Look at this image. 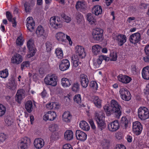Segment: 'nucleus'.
Listing matches in <instances>:
<instances>
[{
  "mask_svg": "<svg viewBox=\"0 0 149 149\" xmlns=\"http://www.w3.org/2000/svg\"><path fill=\"white\" fill-rule=\"evenodd\" d=\"M104 118L105 115L102 111H99L95 114V119L97 123L98 128L101 131L104 129L106 127Z\"/></svg>",
  "mask_w": 149,
  "mask_h": 149,
  "instance_id": "1",
  "label": "nucleus"
},
{
  "mask_svg": "<svg viewBox=\"0 0 149 149\" xmlns=\"http://www.w3.org/2000/svg\"><path fill=\"white\" fill-rule=\"evenodd\" d=\"M57 77L54 74H50L47 75L45 77L44 82L47 85L55 86L57 85Z\"/></svg>",
  "mask_w": 149,
  "mask_h": 149,
  "instance_id": "2",
  "label": "nucleus"
},
{
  "mask_svg": "<svg viewBox=\"0 0 149 149\" xmlns=\"http://www.w3.org/2000/svg\"><path fill=\"white\" fill-rule=\"evenodd\" d=\"M138 116L141 120H144L149 117L148 109L145 107H141L138 109Z\"/></svg>",
  "mask_w": 149,
  "mask_h": 149,
  "instance_id": "3",
  "label": "nucleus"
},
{
  "mask_svg": "<svg viewBox=\"0 0 149 149\" xmlns=\"http://www.w3.org/2000/svg\"><path fill=\"white\" fill-rule=\"evenodd\" d=\"M111 104L115 111V115L116 117L119 118L121 115V106L116 101L114 100H111Z\"/></svg>",
  "mask_w": 149,
  "mask_h": 149,
  "instance_id": "4",
  "label": "nucleus"
},
{
  "mask_svg": "<svg viewBox=\"0 0 149 149\" xmlns=\"http://www.w3.org/2000/svg\"><path fill=\"white\" fill-rule=\"evenodd\" d=\"M50 26L53 28L57 29L62 26L60 19L58 17L53 16L51 17L49 20Z\"/></svg>",
  "mask_w": 149,
  "mask_h": 149,
  "instance_id": "5",
  "label": "nucleus"
},
{
  "mask_svg": "<svg viewBox=\"0 0 149 149\" xmlns=\"http://www.w3.org/2000/svg\"><path fill=\"white\" fill-rule=\"evenodd\" d=\"M103 31L101 29L97 28L94 29L92 33L93 38L94 40L99 42L103 39Z\"/></svg>",
  "mask_w": 149,
  "mask_h": 149,
  "instance_id": "6",
  "label": "nucleus"
},
{
  "mask_svg": "<svg viewBox=\"0 0 149 149\" xmlns=\"http://www.w3.org/2000/svg\"><path fill=\"white\" fill-rule=\"evenodd\" d=\"M120 96L121 99L126 101L130 100L131 98V96L129 91L126 88H122L119 91Z\"/></svg>",
  "mask_w": 149,
  "mask_h": 149,
  "instance_id": "7",
  "label": "nucleus"
},
{
  "mask_svg": "<svg viewBox=\"0 0 149 149\" xmlns=\"http://www.w3.org/2000/svg\"><path fill=\"white\" fill-rule=\"evenodd\" d=\"M76 55L79 58H83L86 56L84 48L81 46L77 45L75 47Z\"/></svg>",
  "mask_w": 149,
  "mask_h": 149,
  "instance_id": "8",
  "label": "nucleus"
},
{
  "mask_svg": "<svg viewBox=\"0 0 149 149\" xmlns=\"http://www.w3.org/2000/svg\"><path fill=\"white\" fill-rule=\"evenodd\" d=\"M33 41L31 40L27 42V46L29 51V54L27 55L28 58L33 56L36 52V49L34 47Z\"/></svg>",
  "mask_w": 149,
  "mask_h": 149,
  "instance_id": "9",
  "label": "nucleus"
},
{
  "mask_svg": "<svg viewBox=\"0 0 149 149\" xmlns=\"http://www.w3.org/2000/svg\"><path fill=\"white\" fill-rule=\"evenodd\" d=\"M30 142V140L29 138L25 137L22 139L18 144L19 149H28V145Z\"/></svg>",
  "mask_w": 149,
  "mask_h": 149,
  "instance_id": "10",
  "label": "nucleus"
},
{
  "mask_svg": "<svg viewBox=\"0 0 149 149\" xmlns=\"http://www.w3.org/2000/svg\"><path fill=\"white\" fill-rule=\"evenodd\" d=\"M132 127L133 132L137 135L139 134L142 130V126L141 123L138 121L133 123Z\"/></svg>",
  "mask_w": 149,
  "mask_h": 149,
  "instance_id": "11",
  "label": "nucleus"
},
{
  "mask_svg": "<svg viewBox=\"0 0 149 149\" xmlns=\"http://www.w3.org/2000/svg\"><path fill=\"white\" fill-rule=\"evenodd\" d=\"M57 115L54 111H49L46 113L43 116V119L45 120H49L52 121L56 119Z\"/></svg>",
  "mask_w": 149,
  "mask_h": 149,
  "instance_id": "12",
  "label": "nucleus"
},
{
  "mask_svg": "<svg viewBox=\"0 0 149 149\" xmlns=\"http://www.w3.org/2000/svg\"><path fill=\"white\" fill-rule=\"evenodd\" d=\"M26 21V26L28 30L31 32H32L35 26V22L33 19L31 17H29L27 18Z\"/></svg>",
  "mask_w": 149,
  "mask_h": 149,
  "instance_id": "13",
  "label": "nucleus"
},
{
  "mask_svg": "<svg viewBox=\"0 0 149 149\" xmlns=\"http://www.w3.org/2000/svg\"><path fill=\"white\" fill-rule=\"evenodd\" d=\"M26 96L25 91L21 89L17 91L15 95V100L18 103H20L21 101Z\"/></svg>",
  "mask_w": 149,
  "mask_h": 149,
  "instance_id": "14",
  "label": "nucleus"
},
{
  "mask_svg": "<svg viewBox=\"0 0 149 149\" xmlns=\"http://www.w3.org/2000/svg\"><path fill=\"white\" fill-rule=\"evenodd\" d=\"M120 126L118 120H116L109 123L108 125V128L110 131L114 132L119 129Z\"/></svg>",
  "mask_w": 149,
  "mask_h": 149,
  "instance_id": "15",
  "label": "nucleus"
},
{
  "mask_svg": "<svg viewBox=\"0 0 149 149\" xmlns=\"http://www.w3.org/2000/svg\"><path fill=\"white\" fill-rule=\"evenodd\" d=\"M70 63L67 59L62 60L60 62L59 67V69L62 71H65L68 70L70 67Z\"/></svg>",
  "mask_w": 149,
  "mask_h": 149,
  "instance_id": "16",
  "label": "nucleus"
},
{
  "mask_svg": "<svg viewBox=\"0 0 149 149\" xmlns=\"http://www.w3.org/2000/svg\"><path fill=\"white\" fill-rule=\"evenodd\" d=\"M141 35L139 33H134L130 36L129 40L130 42L134 44L138 43L140 40Z\"/></svg>",
  "mask_w": 149,
  "mask_h": 149,
  "instance_id": "17",
  "label": "nucleus"
},
{
  "mask_svg": "<svg viewBox=\"0 0 149 149\" xmlns=\"http://www.w3.org/2000/svg\"><path fill=\"white\" fill-rule=\"evenodd\" d=\"M80 82L81 86L84 88H86L88 86L89 80L87 76L82 74L80 77Z\"/></svg>",
  "mask_w": 149,
  "mask_h": 149,
  "instance_id": "18",
  "label": "nucleus"
},
{
  "mask_svg": "<svg viewBox=\"0 0 149 149\" xmlns=\"http://www.w3.org/2000/svg\"><path fill=\"white\" fill-rule=\"evenodd\" d=\"M76 136L77 140L84 141L87 138V135L84 132L80 130H77L75 133Z\"/></svg>",
  "mask_w": 149,
  "mask_h": 149,
  "instance_id": "19",
  "label": "nucleus"
},
{
  "mask_svg": "<svg viewBox=\"0 0 149 149\" xmlns=\"http://www.w3.org/2000/svg\"><path fill=\"white\" fill-rule=\"evenodd\" d=\"M116 40L119 46H122L127 41L126 36L123 34H120L116 36Z\"/></svg>",
  "mask_w": 149,
  "mask_h": 149,
  "instance_id": "20",
  "label": "nucleus"
},
{
  "mask_svg": "<svg viewBox=\"0 0 149 149\" xmlns=\"http://www.w3.org/2000/svg\"><path fill=\"white\" fill-rule=\"evenodd\" d=\"M11 61L12 63L18 64L22 61V58L20 54L18 53H16L12 57Z\"/></svg>",
  "mask_w": 149,
  "mask_h": 149,
  "instance_id": "21",
  "label": "nucleus"
},
{
  "mask_svg": "<svg viewBox=\"0 0 149 149\" xmlns=\"http://www.w3.org/2000/svg\"><path fill=\"white\" fill-rule=\"evenodd\" d=\"M44 140L41 138L36 139L34 141L33 145L36 149H39L42 148L44 145Z\"/></svg>",
  "mask_w": 149,
  "mask_h": 149,
  "instance_id": "22",
  "label": "nucleus"
},
{
  "mask_svg": "<svg viewBox=\"0 0 149 149\" xmlns=\"http://www.w3.org/2000/svg\"><path fill=\"white\" fill-rule=\"evenodd\" d=\"M118 79L122 83L127 84L131 81L132 79L130 77L126 75L120 74L118 76Z\"/></svg>",
  "mask_w": 149,
  "mask_h": 149,
  "instance_id": "23",
  "label": "nucleus"
},
{
  "mask_svg": "<svg viewBox=\"0 0 149 149\" xmlns=\"http://www.w3.org/2000/svg\"><path fill=\"white\" fill-rule=\"evenodd\" d=\"M36 33L38 37L43 36L44 38H46L47 36L44 28L41 26H38L36 31Z\"/></svg>",
  "mask_w": 149,
  "mask_h": 149,
  "instance_id": "24",
  "label": "nucleus"
},
{
  "mask_svg": "<svg viewBox=\"0 0 149 149\" xmlns=\"http://www.w3.org/2000/svg\"><path fill=\"white\" fill-rule=\"evenodd\" d=\"M17 84L15 81L13 80L10 81L6 85L7 88L11 91L15 92L17 89Z\"/></svg>",
  "mask_w": 149,
  "mask_h": 149,
  "instance_id": "25",
  "label": "nucleus"
},
{
  "mask_svg": "<svg viewBox=\"0 0 149 149\" xmlns=\"http://www.w3.org/2000/svg\"><path fill=\"white\" fill-rule=\"evenodd\" d=\"M65 36L66 35L61 32L57 33L55 36L56 39L59 42H65L66 41Z\"/></svg>",
  "mask_w": 149,
  "mask_h": 149,
  "instance_id": "26",
  "label": "nucleus"
},
{
  "mask_svg": "<svg viewBox=\"0 0 149 149\" xmlns=\"http://www.w3.org/2000/svg\"><path fill=\"white\" fill-rule=\"evenodd\" d=\"M6 17L8 20L12 23L13 26L14 27H15L17 24L16 21V18H13V16L11 13L9 11H7L6 13Z\"/></svg>",
  "mask_w": 149,
  "mask_h": 149,
  "instance_id": "27",
  "label": "nucleus"
},
{
  "mask_svg": "<svg viewBox=\"0 0 149 149\" xmlns=\"http://www.w3.org/2000/svg\"><path fill=\"white\" fill-rule=\"evenodd\" d=\"M141 74L142 77L144 79H149V66L143 68L142 70Z\"/></svg>",
  "mask_w": 149,
  "mask_h": 149,
  "instance_id": "28",
  "label": "nucleus"
},
{
  "mask_svg": "<svg viewBox=\"0 0 149 149\" xmlns=\"http://www.w3.org/2000/svg\"><path fill=\"white\" fill-rule=\"evenodd\" d=\"M82 58H79L77 56H73L72 57V61L73 66L76 68L79 64H81V62L80 61V59Z\"/></svg>",
  "mask_w": 149,
  "mask_h": 149,
  "instance_id": "29",
  "label": "nucleus"
},
{
  "mask_svg": "<svg viewBox=\"0 0 149 149\" xmlns=\"http://www.w3.org/2000/svg\"><path fill=\"white\" fill-rule=\"evenodd\" d=\"M103 108L107 114L108 116L110 115L113 113L115 114V111L113 110L111 104L110 105H106Z\"/></svg>",
  "mask_w": 149,
  "mask_h": 149,
  "instance_id": "30",
  "label": "nucleus"
},
{
  "mask_svg": "<svg viewBox=\"0 0 149 149\" xmlns=\"http://www.w3.org/2000/svg\"><path fill=\"white\" fill-rule=\"evenodd\" d=\"M72 116L69 111L64 112L62 115V120L64 122L69 123L70 121Z\"/></svg>",
  "mask_w": 149,
  "mask_h": 149,
  "instance_id": "31",
  "label": "nucleus"
},
{
  "mask_svg": "<svg viewBox=\"0 0 149 149\" xmlns=\"http://www.w3.org/2000/svg\"><path fill=\"white\" fill-rule=\"evenodd\" d=\"M61 84L64 87H67L71 85V81L69 79L66 78H63L61 79Z\"/></svg>",
  "mask_w": 149,
  "mask_h": 149,
  "instance_id": "32",
  "label": "nucleus"
},
{
  "mask_svg": "<svg viewBox=\"0 0 149 149\" xmlns=\"http://www.w3.org/2000/svg\"><path fill=\"white\" fill-rule=\"evenodd\" d=\"M79 125L80 127L83 130L88 131L90 129V127L88 123L85 121L80 122Z\"/></svg>",
  "mask_w": 149,
  "mask_h": 149,
  "instance_id": "33",
  "label": "nucleus"
},
{
  "mask_svg": "<svg viewBox=\"0 0 149 149\" xmlns=\"http://www.w3.org/2000/svg\"><path fill=\"white\" fill-rule=\"evenodd\" d=\"M25 108L27 111L29 113H30L32 111L33 107V103L30 100L27 101L25 104Z\"/></svg>",
  "mask_w": 149,
  "mask_h": 149,
  "instance_id": "34",
  "label": "nucleus"
},
{
  "mask_svg": "<svg viewBox=\"0 0 149 149\" xmlns=\"http://www.w3.org/2000/svg\"><path fill=\"white\" fill-rule=\"evenodd\" d=\"M75 19L76 22L79 24H82L84 21L83 16L79 12L76 13Z\"/></svg>",
  "mask_w": 149,
  "mask_h": 149,
  "instance_id": "35",
  "label": "nucleus"
},
{
  "mask_svg": "<svg viewBox=\"0 0 149 149\" xmlns=\"http://www.w3.org/2000/svg\"><path fill=\"white\" fill-rule=\"evenodd\" d=\"M64 137L65 139L67 140H72L73 138V132L70 130L66 131L64 133Z\"/></svg>",
  "mask_w": 149,
  "mask_h": 149,
  "instance_id": "36",
  "label": "nucleus"
},
{
  "mask_svg": "<svg viewBox=\"0 0 149 149\" xmlns=\"http://www.w3.org/2000/svg\"><path fill=\"white\" fill-rule=\"evenodd\" d=\"M86 19L89 23L91 24H95L96 19L91 13H88L86 16Z\"/></svg>",
  "mask_w": 149,
  "mask_h": 149,
  "instance_id": "37",
  "label": "nucleus"
},
{
  "mask_svg": "<svg viewBox=\"0 0 149 149\" xmlns=\"http://www.w3.org/2000/svg\"><path fill=\"white\" fill-rule=\"evenodd\" d=\"M101 48V46L98 45L93 46L92 47L93 53L95 55H97L100 52Z\"/></svg>",
  "mask_w": 149,
  "mask_h": 149,
  "instance_id": "38",
  "label": "nucleus"
},
{
  "mask_svg": "<svg viewBox=\"0 0 149 149\" xmlns=\"http://www.w3.org/2000/svg\"><path fill=\"white\" fill-rule=\"evenodd\" d=\"M92 99L95 105L98 107H100L101 105V100L98 97L96 96H93Z\"/></svg>",
  "mask_w": 149,
  "mask_h": 149,
  "instance_id": "39",
  "label": "nucleus"
},
{
  "mask_svg": "<svg viewBox=\"0 0 149 149\" xmlns=\"http://www.w3.org/2000/svg\"><path fill=\"white\" fill-rule=\"evenodd\" d=\"M55 53L58 58L62 59L63 57V50L60 48L56 49L55 51Z\"/></svg>",
  "mask_w": 149,
  "mask_h": 149,
  "instance_id": "40",
  "label": "nucleus"
},
{
  "mask_svg": "<svg viewBox=\"0 0 149 149\" xmlns=\"http://www.w3.org/2000/svg\"><path fill=\"white\" fill-rule=\"evenodd\" d=\"M13 119L9 116H7L5 120L6 124L7 126H10L12 125L13 123Z\"/></svg>",
  "mask_w": 149,
  "mask_h": 149,
  "instance_id": "41",
  "label": "nucleus"
},
{
  "mask_svg": "<svg viewBox=\"0 0 149 149\" xmlns=\"http://www.w3.org/2000/svg\"><path fill=\"white\" fill-rule=\"evenodd\" d=\"M8 70L7 69L0 72V77L1 78H5L8 77Z\"/></svg>",
  "mask_w": 149,
  "mask_h": 149,
  "instance_id": "42",
  "label": "nucleus"
},
{
  "mask_svg": "<svg viewBox=\"0 0 149 149\" xmlns=\"http://www.w3.org/2000/svg\"><path fill=\"white\" fill-rule=\"evenodd\" d=\"M85 5L84 2L78 1L76 3V9H84L85 8Z\"/></svg>",
  "mask_w": 149,
  "mask_h": 149,
  "instance_id": "43",
  "label": "nucleus"
},
{
  "mask_svg": "<svg viewBox=\"0 0 149 149\" xmlns=\"http://www.w3.org/2000/svg\"><path fill=\"white\" fill-rule=\"evenodd\" d=\"M79 85L77 82L74 83L72 86V89L74 92H76L79 90Z\"/></svg>",
  "mask_w": 149,
  "mask_h": 149,
  "instance_id": "44",
  "label": "nucleus"
},
{
  "mask_svg": "<svg viewBox=\"0 0 149 149\" xmlns=\"http://www.w3.org/2000/svg\"><path fill=\"white\" fill-rule=\"evenodd\" d=\"M45 45L46 50L47 52H50L53 47V43L49 41H47Z\"/></svg>",
  "mask_w": 149,
  "mask_h": 149,
  "instance_id": "45",
  "label": "nucleus"
},
{
  "mask_svg": "<svg viewBox=\"0 0 149 149\" xmlns=\"http://www.w3.org/2000/svg\"><path fill=\"white\" fill-rule=\"evenodd\" d=\"M61 16L64 21L66 23H69L71 20V17L67 16L64 13L61 14Z\"/></svg>",
  "mask_w": 149,
  "mask_h": 149,
  "instance_id": "46",
  "label": "nucleus"
},
{
  "mask_svg": "<svg viewBox=\"0 0 149 149\" xmlns=\"http://www.w3.org/2000/svg\"><path fill=\"white\" fill-rule=\"evenodd\" d=\"M24 42V40L23 39L22 36H20L17 39L16 44L18 46H21L23 45Z\"/></svg>",
  "mask_w": 149,
  "mask_h": 149,
  "instance_id": "47",
  "label": "nucleus"
},
{
  "mask_svg": "<svg viewBox=\"0 0 149 149\" xmlns=\"http://www.w3.org/2000/svg\"><path fill=\"white\" fill-rule=\"evenodd\" d=\"M90 86L91 87L94 91L97 90L98 87L97 83L95 81H91Z\"/></svg>",
  "mask_w": 149,
  "mask_h": 149,
  "instance_id": "48",
  "label": "nucleus"
},
{
  "mask_svg": "<svg viewBox=\"0 0 149 149\" xmlns=\"http://www.w3.org/2000/svg\"><path fill=\"white\" fill-rule=\"evenodd\" d=\"M74 101L80 104L81 102V95L79 94L75 95L74 97Z\"/></svg>",
  "mask_w": 149,
  "mask_h": 149,
  "instance_id": "49",
  "label": "nucleus"
},
{
  "mask_svg": "<svg viewBox=\"0 0 149 149\" xmlns=\"http://www.w3.org/2000/svg\"><path fill=\"white\" fill-rule=\"evenodd\" d=\"M6 111V108L3 105L0 104V116L4 115Z\"/></svg>",
  "mask_w": 149,
  "mask_h": 149,
  "instance_id": "50",
  "label": "nucleus"
},
{
  "mask_svg": "<svg viewBox=\"0 0 149 149\" xmlns=\"http://www.w3.org/2000/svg\"><path fill=\"white\" fill-rule=\"evenodd\" d=\"M58 128V126L56 124H51L49 127V130L52 132H54L57 130Z\"/></svg>",
  "mask_w": 149,
  "mask_h": 149,
  "instance_id": "51",
  "label": "nucleus"
},
{
  "mask_svg": "<svg viewBox=\"0 0 149 149\" xmlns=\"http://www.w3.org/2000/svg\"><path fill=\"white\" fill-rule=\"evenodd\" d=\"M30 65V63L28 61L23 62L21 65V68L23 70L25 68L29 67Z\"/></svg>",
  "mask_w": 149,
  "mask_h": 149,
  "instance_id": "52",
  "label": "nucleus"
},
{
  "mask_svg": "<svg viewBox=\"0 0 149 149\" xmlns=\"http://www.w3.org/2000/svg\"><path fill=\"white\" fill-rule=\"evenodd\" d=\"M110 59L111 61H116L117 58V56L116 52H112L110 54Z\"/></svg>",
  "mask_w": 149,
  "mask_h": 149,
  "instance_id": "53",
  "label": "nucleus"
},
{
  "mask_svg": "<svg viewBox=\"0 0 149 149\" xmlns=\"http://www.w3.org/2000/svg\"><path fill=\"white\" fill-rule=\"evenodd\" d=\"M109 142L106 140H104L102 142L101 144L104 149L107 148L109 145Z\"/></svg>",
  "mask_w": 149,
  "mask_h": 149,
  "instance_id": "54",
  "label": "nucleus"
},
{
  "mask_svg": "<svg viewBox=\"0 0 149 149\" xmlns=\"http://www.w3.org/2000/svg\"><path fill=\"white\" fill-rule=\"evenodd\" d=\"M7 138V136L3 133L0 134V142H3Z\"/></svg>",
  "mask_w": 149,
  "mask_h": 149,
  "instance_id": "55",
  "label": "nucleus"
},
{
  "mask_svg": "<svg viewBox=\"0 0 149 149\" xmlns=\"http://www.w3.org/2000/svg\"><path fill=\"white\" fill-rule=\"evenodd\" d=\"M121 122L124 125L125 127L126 128L127 126L128 121L127 118L125 117H122L121 118Z\"/></svg>",
  "mask_w": 149,
  "mask_h": 149,
  "instance_id": "56",
  "label": "nucleus"
},
{
  "mask_svg": "<svg viewBox=\"0 0 149 149\" xmlns=\"http://www.w3.org/2000/svg\"><path fill=\"white\" fill-rule=\"evenodd\" d=\"M115 136L117 139L120 140L123 137V134L121 132H118L115 134Z\"/></svg>",
  "mask_w": 149,
  "mask_h": 149,
  "instance_id": "57",
  "label": "nucleus"
},
{
  "mask_svg": "<svg viewBox=\"0 0 149 149\" xmlns=\"http://www.w3.org/2000/svg\"><path fill=\"white\" fill-rule=\"evenodd\" d=\"M92 12L95 15H98L102 14V10H92Z\"/></svg>",
  "mask_w": 149,
  "mask_h": 149,
  "instance_id": "58",
  "label": "nucleus"
},
{
  "mask_svg": "<svg viewBox=\"0 0 149 149\" xmlns=\"http://www.w3.org/2000/svg\"><path fill=\"white\" fill-rule=\"evenodd\" d=\"M51 105L52 107H49V109H57L58 108L59 106L57 105V104L55 102H51Z\"/></svg>",
  "mask_w": 149,
  "mask_h": 149,
  "instance_id": "59",
  "label": "nucleus"
},
{
  "mask_svg": "<svg viewBox=\"0 0 149 149\" xmlns=\"http://www.w3.org/2000/svg\"><path fill=\"white\" fill-rule=\"evenodd\" d=\"M63 149H72V148L70 144H66L63 146Z\"/></svg>",
  "mask_w": 149,
  "mask_h": 149,
  "instance_id": "60",
  "label": "nucleus"
},
{
  "mask_svg": "<svg viewBox=\"0 0 149 149\" xmlns=\"http://www.w3.org/2000/svg\"><path fill=\"white\" fill-rule=\"evenodd\" d=\"M89 123L91 125V128L93 130H95L96 129V126L93 120H89Z\"/></svg>",
  "mask_w": 149,
  "mask_h": 149,
  "instance_id": "61",
  "label": "nucleus"
},
{
  "mask_svg": "<svg viewBox=\"0 0 149 149\" xmlns=\"http://www.w3.org/2000/svg\"><path fill=\"white\" fill-rule=\"evenodd\" d=\"M115 149H126L125 147L123 145L118 144L116 145Z\"/></svg>",
  "mask_w": 149,
  "mask_h": 149,
  "instance_id": "62",
  "label": "nucleus"
},
{
  "mask_svg": "<svg viewBox=\"0 0 149 149\" xmlns=\"http://www.w3.org/2000/svg\"><path fill=\"white\" fill-rule=\"evenodd\" d=\"M148 5L144 3H141L139 6V8L141 9H146L147 8Z\"/></svg>",
  "mask_w": 149,
  "mask_h": 149,
  "instance_id": "63",
  "label": "nucleus"
},
{
  "mask_svg": "<svg viewBox=\"0 0 149 149\" xmlns=\"http://www.w3.org/2000/svg\"><path fill=\"white\" fill-rule=\"evenodd\" d=\"M145 51L147 55H149V45H147L145 47Z\"/></svg>",
  "mask_w": 149,
  "mask_h": 149,
  "instance_id": "64",
  "label": "nucleus"
}]
</instances>
